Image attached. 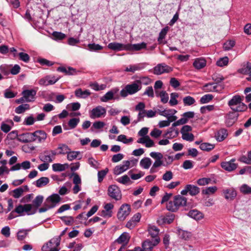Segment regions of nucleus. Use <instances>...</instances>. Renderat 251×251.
Returning <instances> with one entry per match:
<instances>
[{"mask_svg": "<svg viewBox=\"0 0 251 251\" xmlns=\"http://www.w3.org/2000/svg\"><path fill=\"white\" fill-rule=\"evenodd\" d=\"M171 99L169 103L171 106H175L178 104L176 98L178 97V95L176 93H172L170 95Z\"/></svg>", "mask_w": 251, "mask_h": 251, "instance_id": "nucleus-47", "label": "nucleus"}, {"mask_svg": "<svg viewBox=\"0 0 251 251\" xmlns=\"http://www.w3.org/2000/svg\"><path fill=\"white\" fill-rule=\"evenodd\" d=\"M49 34L48 35L49 37L57 41L63 40L66 37L65 34L62 32H49Z\"/></svg>", "mask_w": 251, "mask_h": 251, "instance_id": "nucleus-33", "label": "nucleus"}, {"mask_svg": "<svg viewBox=\"0 0 251 251\" xmlns=\"http://www.w3.org/2000/svg\"><path fill=\"white\" fill-rule=\"evenodd\" d=\"M143 95H147L150 98L154 97V92L152 86H148L146 88Z\"/></svg>", "mask_w": 251, "mask_h": 251, "instance_id": "nucleus-61", "label": "nucleus"}, {"mask_svg": "<svg viewBox=\"0 0 251 251\" xmlns=\"http://www.w3.org/2000/svg\"><path fill=\"white\" fill-rule=\"evenodd\" d=\"M114 205L111 203H108L104 205V208L105 210L102 211L104 217H111L112 216V212L111 210L113 208Z\"/></svg>", "mask_w": 251, "mask_h": 251, "instance_id": "nucleus-31", "label": "nucleus"}, {"mask_svg": "<svg viewBox=\"0 0 251 251\" xmlns=\"http://www.w3.org/2000/svg\"><path fill=\"white\" fill-rule=\"evenodd\" d=\"M29 231V229H23L19 230L17 233L18 239L20 241L24 240L27 235L28 232Z\"/></svg>", "mask_w": 251, "mask_h": 251, "instance_id": "nucleus-48", "label": "nucleus"}, {"mask_svg": "<svg viewBox=\"0 0 251 251\" xmlns=\"http://www.w3.org/2000/svg\"><path fill=\"white\" fill-rule=\"evenodd\" d=\"M228 63V58L226 56L220 58L216 62L217 66L223 67L226 66Z\"/></svg>", "mask_w": 251, "mask_h": 251, "instance_id": "nucleus-54", "label": "nucleus"}, {"mask_svg": "<svg viewBox=\"0 0 251 251\" xmlns=\"http://www.w3.org/2000/svg\"><path fill=\"white\" fill-rule=\"evenodd\" d=\"M44 197L41 195H38L33 201V206L35 208L36 211L37 209L41 205L43 202Z\"/></svg>", "mask_w": 251, "mask_h": 251, "instance_id": "nucleus-37", "label": "nucleus"}, {"mask_svg": "<svg viewBox=\"0 0 251 251\" xmlns=\"http://www.w3.org/2000/svg\"><path fill=\"white\" fill-rule=\"evenodd\" d=\"M90 86L92 89L95 91H100L104 90L106 88L105 84L99 85L97 82L92 83L90 84Z\"/></svg>", "mask_w": 251, "mask_h": 251, "instance_id": "nucleus-46", "label": "nucleus"}, {"mask_svg": "<svg viewBox=\"0 0 251 251\" xmlns=\"http://www.w3.org/2000/svg\"><path fill=\"white\" fill-rule=\"evenodd\" d=\"M106 110L101 106H98L93 108L90 112V117L92 119L99 118L105 116Z\"/></svg>", "mask_w": 251, "mask_h": 251, "instance_id": "nucleus-13", "label": "nucleus"}, {"mask_svg": "<svg viewBox=\"0 0 251 251\" xmlns=\"http://www.w3.org/2000/svg\"><path fill=\"white\" fill-rule=\"evenodd\" d=\"M88 48L90 51H95L102 50L103 47L99 44H96L95 43H93L89 44L88 45Z\"/></svg>", "mask_w": 251, "mask_h": 251, "instance_id": "nucleus-52", "label": "nucleus"}, {"mask_svg": "<svg viewBox=\"0 0 251 251\" xmlns=\"http://www.w3.org/2000/svg\"><path fill=\"white\" fill-rule=\"evenodd\" d=\"M213 98V96L211 94H206L203 96L200 99V102L201 104H204L209 102Z\"/></svg>", "mask_w": 251, "mask_h": 251, "instance_id": "nucleus-50", "label": "nucleus"}, {"mask_svg": "<svg viewBox=\"0 0 251 251\" xmlns=\"http://www.w3.org/2000/svg\"><path fill=\"white\" fill-rule=\"evenodd\" d=\"M57 152L55 151L46 150L44 151L40 155L39 157L42 161L44 162L50 163L53 161L55 158V156Z\"/></svg>", "mask_w": 251, "mask_h": 251, "instance_id": "nucleus-9", "label": "nucleus"}, {"mask_svg": "<svg viewBox=\"0 0 251 251\" xmlns=\"http://www.w3.org/2000/svg\"><path fill=\"white\" fill-rule=\"evenodd\" d=\"M206 60L201 58H196L194 61L193 66L198 70L201 69L206 66Z\"/></svg>", "mask_w": 251, "mask_h": 251, "instance_id": "nucleus-29", "label": "nucleus"}, {"mask_svg": "<svg viewBox=\"0 0 251 251\" xmlns=\"http://www.w3.org/2000/svg\"><path fill=\"white\" fill-rule=\"evenodd\" d=\"M69 164L65 163L62 164L60 163H54L52 165V169L54 172H62L65 171L69 168Z\"/></svg>", "mask_w": 251, "mask_h": 251, "instance_id": "nucleus-32", "label": "nucleus"}, {"mask_svg": "<svg viewBox=\"0 0 251 251\" xmlns=\"http://www.w3.org/2000/svg\"><path fill=\"white\" fill-rule=\"evenodd\" d=\"M215 147V145L208 143H201L200 146L201 150L209 151L212 150Z\"/></svg>", "mask_w": 251, "mask_h": 251, "instance_id": "nucleus-40", "label": "nucleus"}, {"mask_svg": "<svg viewBox=\"0 0 251 251\" xmlns=\"http://www.w3.org/2000/svg\"><path fill=\"white\" fill-rule=\"evenodd\" d=\"M117 141L122 142L124 144H128L133 141V138H129V139H127L125 135L121 134L118 136Z\"/></svg>", "mask_w": 251, "mask_h": 251, "instance_id": "nucleus-51", "label": "nucleus"}, {"mask_svg": "<svg viewBox=\"0 0 251 251\" xmlns=\"http://www.w3.org/2000/svg\"><path fill=\"white\" fill-rule=\"evenodd\" d=\"M223 193L225 198L229 201L233 200L237 196L236 191L233 188L223 189Z\"/></svg>", "mask_w": 251, "mask_h": 251, "instance_id": "nucleus-20", "label": "nucleus"}, {"mask_svg": "<svg viewBox=\"0 0 251 251\" xmlns=\"http://www.w3.org/2000/svg\"><path fill=\"white\" fill-rule=\"evenodd\" d=\"M227 130L225 128H221L215 133V137L217 141L222 142L227 137Z\"/></svg>", "mask_w": 251, "mask_h": 251, "instance_id": "nucleus-23", "label": "nucleus"}, {"mask_svg": "<svg viewBox=\"0 0 251 251\" xmlns=\"http://www.w3.org/2000/svg\"><path fill=\"white\" fill-rule=\"evenodd\" d=\"M29 108V105L28 104H24L19 105L15 109V112L18 114L24 113L26 110Z\"/></svg>", "mask_w": 251, "mask_h": 251, "instance_id": "nucleus-45", "label": "nucleus"}, {"mask_svg": "<svg viewBox=\"0 0 251 251\" xmlns=\"http://www.w3.org/2000/svg\"><path fill=\"white\" fill-rule=\"evenodd\" d=\"M80 122V119L78 118H73L71 119L68 123V125L70 129H74L77 126L78 124Z\"/></svg>", "mask_w": 251, "mask_h": 251, "instance_id": "nucleus-42", "label": "nucleus"}, {"mask_svg": "<svg viewBox=\"0 0 251 251\" xmlns=\"http://www.w3.org/2000/svg\"><path fill=\"white\" fill-rule=\"evenodd\" d=\"M150 155L155 160H160L163 158V155L161 152H151Z\"/></svg>", "mask_w": 251, "mask_h": 251, "instance_id": "nucleus-60", "label": "nucleus"}, {"mask_svg": "<svg viewBox=\"0 0 251 251\" xmlns=\"http://www.w3.org/2000/svg\"><path fill=\"white\" fill-rule=\"evenodd\" d=\"M188 215L197 221L200 220L203 218V214L201 212L196 209L190 210L188 212Z\"/></svg>", "mask_w": 251, "mask_h": 251, "instance_id": "nucleus-27", "label": "nucleus"}, {"mask_svg": "<svg viewBox=\"0 0 251 251\" xmlns=\"http://www.w3.org/2000/svg\"><path fill=\"white\" fill-rule=\"evenodd\" d=\"M155 93L157 97H160L161 98V101L163 103H166L168 101L169 96L166 91H162L158 94V91H156Z\"/></svg>", "mask_w": 251, "mask_h": 251, "instance_id": "nucleus-38", "label": "nucleus"}, {"mask_svg": "<svg viewBox=\"0 0 251 251\" xmlns=\"http://www.w3.org/2000/svg\"><path fill=\"white\" fill-rule=\"evenodd\" d=\"M240 190L244 194H251V187L245 184L241 186Z\"/></svg>", "mask_w": 251, "mask_h": 251, "instance_id": "nucleus-58", "label": "nucleus"}, {"mask_svg": "<svg viewBox=\"0 0 251 251\" xmlns=\"http://www.w3.org/2000/svg\"><path fill=\"white\" fill-rule=\"evenodd\" d=\"M173 71V68L165 63L157 65L153 69V74L160 75L164 73H169Z\"/></svg>", "mask_w": 251, "mask_h": 251, "instance_id": "nucleus-10", "label": "nucleus"}, {"mask_svg": "<svg viewBox=\"0 0 251 251\" xmlns=\"http://www.w3.org/2000/svg\"><path fill=\"white\" fill-rule=\"evenodd\" d=\"M131 211L129 204L125 203L122 204L120 207L117 213V218L121 221H124L129 215Z\"/></svg>", "mask_w": 251, "mask_h": 251, "instance_id": "nucleus-8", "label": "nucleus"}, {"mask_svg": "<svg viewBox=\"0 0 251 251\" xmlns=\"http://www.w3.org/2000/svg\"><path fill=\"white\" fill-rule=\"evenodd\" d=\"M50 201L53 203V204H55V206L56 204L58 203L60 201V197L58 194H53L50 196L49 197Z\"/></svg>", "mask_w": 251, "mask_h": 251, "instance_id": "nucleus-55", "label": "nucleus"}, {"mask_svg": "<svg viewBox=\"0 0 251 251\" xmlns=\"http://www.w3.org/2000/svg\"><path fill=\"white\" fill-rule=\"evenodd\" d=\"M60 77L53 75H48L39 80V84L42 86H48L55 84Z\"/></svg>", "mask_w": 251, "mask_h": 251, "instance_id": "nucleus-11", "label": "nucleus"}, {"mask_svg": "<svg viewBox=\"0 0 251 251\" xmlns=\"http://www.w3.org/2000/svg\"><path fill=\"white\" fill-rule=\"evenodd\" d=\"M188 193L191 196H196L200 193V188L194 185L187 184L185 186V188L181 191V194L186 195Z\"/></svg>", "mask_w": 251, "mask_h": 251, "instance_id": "nucleus-14", "label": "nucleus"}, {"mask_svg": "<svg viewBox=\"0 0 251 251\" xmlns=\"http://www.w3.org/2000/svg\"><path fill=\"white\" fill-rule=\"evenodd\" d=\"M126 50L129 51H138L142 49H145L146 48V44L142 42L141 43L139 44H126Z\"/></svg>", "mask_w": 251, "mask_h": 251, "instance_id": "nucleus-21", "label": "nucleus"}, {"mask_svg": "<svg viewBox=\"0 0 251 251\" xmlns=\"http://www.w3.org/2000/svg\"><path fill=\"white\" fill-rule=\"evenodd\" d=\"M239 72L243 74H251V63L248 62L246 66L240 69Z\"/></svg>", "mask_w": 251, "mask_h": 251, "instance_id": "nucleus-44", "label": "nucleus"}, {"mask_svg": "<svg viewBox=\"0 0 251 251\" xmlns=\"http://www.w3.org/2000/svg\"><path fill=\"white\" fill-rule=\"evenodd\" d=\"M235 45V41L233 40H229L223 44L224 50H230Z\"/></svg>", "mask_w": 251, "mask_h": 251, "instance_id": "nucleus-39", "label": "nucleus"}, {"mask_svg": "<svg viewBox=\"0 0 251 251\" xmlns=\"http://www.w3.org/2000/svg\"><path fill=\"white\" fill-rule=\"evenodd\" d=\"M195 100L193 97L188 96L183 99L184 105H191L195 102Z\"/></svg>", "mask_w": 251, "mask_h": 251, "instance_id": "nucleus-49", "label": "nucleus"}, {"mask_svg": "<svg viewBox=\"0 0 251 251\" xmlns=\"http://www.w3.org/2000/svg\"><path fill=\"white\" fill-rule=\"evenodd\" d=\"M118 91L119 89L118 88H114L111 90L100 98V100L102 102H107L113 99H118L119 98L114 97V95Z\"/></svg>", "mask_w": 251, "mask_h": 251, "instance_id": "nucleus-19", "label": "nucleus"}, {"mask_svg": "<svg viewBox=\"0 0 251 251\" xmlns=\"http://www.w3.org/2000/svg\"><path fill=\"white\" fill-rule=\"evenodd\" d=\"M108 195L115 201H119L122 199V193L120 188L115 185L109 186L107 190Z\"/></svg>", "mask_w": 251, "mask_h": 251, "instance_id": "nucleus-6", "label": "nucleus"}, {"mask_svg": "<svg viewBox=\"0 0 251 251\" xmlns=\"http://www.w3.org/2000/svg\"><path fill=\"white\" fill-rule=\"evenodd\" d=\"M28 189L27 185L23 187H20L13 190V197L15 198H19L23 194L25 190L27 191Z\"/></svg>", "mask_w": 251, "mask_h": 251, "instance_id": "nucleus-28", "label": "nucleus"}, {"mask_svg": "<svg viewBox=\"0 0 251 251\" xmlns=\"http://www.w3.org/2000/svg\"><path fill=\"white\" fill-rule=\"evenodd\" d=\"M33 142L41 143L44 142L47 137L46 132L42 130H38L32 132Z\"/></svg>", "mask_w": 251, "mask_h": 251, "instance_id": "nucleus-12", "label": "nucleus"}, {"mask_svg": "<svg viewBox=\"0 0 251 251\" xmlns=\"http://www.w3.org/2000/svg\"><path fill=\"white\" fill-rule=\"evenodd\" d=\"M160 238L156 239H147L142 243V249L140 247H135L134 249L128 251H151L153 248L156 246L160 242Z\"/></svg>", "mask_w": 251, "mask_h": 251, "instance_id": "nucleus-5", "label": "nucleus"}, {"mask_svg": "<svg viewBox=\"0 0 251 251\" xmlns=\"http://www.w3.org/2000/svg\"><path fill=\"white\" fill-rule=\"evenodd\" d=\"M22 95L26 102H31L35 100L36 91L34 89L25 90L22 92Z\"/></svg>", "mask_w": 251, "mask_h": 251, "instance_id": "nucleus-17", "label": "nucleus"}, {"mask_svg": "<svg viewBox=\"0 0 251 251\" xmlns=\"http://www.w3.org/2000/svg\"><path fill=\"white\" fill-rule=\"evenodd\" d=\"M18 55L19 59L25 62H28L30 59L29 55L26 53L20 52Z\"/></svg>", "mask_w": 251, "mask_h": 251, "instance_id": "nucleus-64", "label": "nucleus"}, {"mask_svg": "<svg viewBox=\"0 0 251 251\" xmlns=\"http://www.w3.org/2000/svg\"><path fill=\"white\" fill-rule=\"evenodd\" d=\"M152 163L151 160L149 157L142 159L140 162V165L145 169H148Z\"/></svg>", "mask_w": 251, "mask_h": 251, "instance_id": "nucleus-35", "label": "nucleus"}, {"mask_svg": "<svg viewBox=\"0 0 251 251\" xmlns=\"http://www.w3.org/2000/svg\"><path fill=\"white\" fill-rule=\"evenodd\" d=\"M175 219V215L172 213H169L165 215H161L159 217L157 222L160 224L172 223Z\"/></svg>", "mask_w": 251, "mask_h": 251, "instance_id": "nucleus-18", "label": "nucleus"}, {"mask_svg": "<svg viewBox=\"0 0 251 251\" xmlns=\"http://www.w3.org/2000/svg\"><path fill=\"white\" fill-rule=\"evenodd\" d=\"M211 181L209 178H201L197 180V183L200 186H204L209 184Z\"/></svg>", "mask_w": 251, "mask_h": 251, "instance_id": "nucleus-63", "label": "nucleus"}, {"mask_svg": "<svg viewBox=\"0 0 251 251\" xmlns=\"http://www.w3.org/2000/svg\"><path fill=\"white\" fill-rule=\"evenodd\" d=\"M243 96L236 95L228 101L227 104L234 112H244L247 110L248 107L243 102Z\"/></svg>", "mask_w": 251, "mask_h": 251, "instance_id": "nucleus-2", "label": "nucleus"}, {"mask_svg": "<svg viewBox=\"0 0 251 251\" xmlns=\"http://www.w3.org/2000/svg\"><path fill=\"white\" fill-rule=\"evenodd\" d=\"M108 169L106 168L104 170H101L98 172V181L99 182H101L105 176L108 173Z\"/></svg>", "mask_w": 251, "mask_h": 251, "instance_id": "nucleus-57", "label": "nucleus"}, {"mask_svg": "<svg viewBox=\"0 0 251 251\" xmlns=\"http://www.w3.org/2000/svg\"><path fill=\"white\" fill-rule=\"evenodd\" d=\"M178 235L181 239L187 240L191 236V233L182 229L178 230Z\"/></svg>", "mask_w": 251, "mask_h": 251, "instance_id": "nucleus-53", "label": "nucleus"}, {"mask_svg": "<svg viewBox=\"0 0 251 251\" xmlns=\"http://www.w3.org/2000/svg\"><path fill=\"white\" fill-rule=\"evenodd\" d=\"M75 94L77 98L85 99L90 95L91 93L88 90L82 91L81 88H79L75 91Z\"/></svg>", "mask_w": 251, "mask_h": 251, "instance_id": "nucleus-30", "label": "nucleus"}, {"mask_svg": "<svg viewBox=\"0 0 251 251\" xmlns=\"http://www.w3.org/2000/svg\"><path fill=\"white\" fill-rule=\"evenodd\" d=\"M235 159H232L229 161L223 162L221 164V167L226 171L231 172L237 167V164L235 163Z\"/></svg>", "mask_w": 251, "mask_h": 251, "instance_id": "nucleus-15", "label": "nucleus"}, {"mask_svg": "<svg viewBox=\"0 0 251 251\" xmlns=\"http://www.w3.org/2000/svg\"><path fill=\"white\" fill-rule=\"evenodd\" d=\"M126 44H123L117 42L110 43L108 45V48L115 51L126 50Z\"/></svg>", "mask_w": 251, "mask_h": 251, "instance_id": "nucleus-24", "label": "nucleus"}, {"mask_svg": "<svg viewBox=\"0 0 251 251\" xmlns=\"http://www.w3.org/2000/svg\"><path fill=\"white\" fill-rule=\"evenodd\" d=\"M18 140L23 143L33 142L32 132H26L20 134L18 136Z\"/></svg>", "mask_w": 251, "mask_h": 251, "instance_id": "nucleus-22", "label": "nucleus"}, {"mask_svg": "<svg viewBox=\"0 0 251 251\" xmlns=\"http://www.w3.org/2000/svg\"><path fill=\"white\" fill-rule=\"evenodd\" d=\"M233 114H228L227 115V118L226 120V124L228 126H231L238 119V115H234L232 118H230V116Z\"/></svg>", "mask_w": 251, "mask_h": 251, "instance_id": "nucleus-41", "label": "nucleus"}, {"mask_svg": "<svg viewBox=\"0 0 251 251\" xmlns=\"http://www.w3.org/2000/svg\"><path fill=\"white\" fill-rule=\"evenodd\" d=\"M217 85L214 83H208L203 86V89L206 92H217Z\"/></svg>", "mask_w": 251, "mask_h": 251, "instance_id": "nucleus-36", "label": "nucleus"}, {"mask_svg": "<svg viewBox=\"0 0 251 251\" xmlns=\"http://www.w3.org/2000/svg\"><path fill=\"white\" fill-rule=\"evenodd\" d=\"M79 153V151H71L70 150L67 153V159L69 161H72L77 157Z\"/></svg>", "mask_w": 251, "mask_h": 251, "instance_id": "nucleus-59", "label": "nucleus"}, {"mask_svg": "<svg viewBox=\"0 0 251 251\" xmlns=\"http://www.w3.org/2000/svg\"><path fill=\"white\" fill-rule=\"evenodd\" d=\"M16 213L22 215L25 212L27 215H32L36 213V209H32V205L30 204H25L24 205L20 204L14 209Z\"/></svg>", "mask_w": 251, "mask_h": 251, "instance_id": "nucleus-7", "label": "nucleus"}, {"mask_svg": "<svg viewBox=\"0 0 251 251\" xmlns=\"http://www.w3.org/2000/svg\"><path fill=\"white\" fill-rule=\"evenodd\" d=\"M141 87L140 81L127 84L120 91V95L123 98H126L128 95H131L135 94L141 90Z\"/></svg>", "mask_w": 251, "mask_h": 251, "instance_id": "nucleus-4", "label": "nucleus"}, {"mask_svg": "<svg viewBox=\"0 0 251 251\" xmlns=\"http://www.w3.org/2000/svg\"><path fill=\"white\" fill-rule=\"evenodd\" d=\"M130 238V236L129 233L124 232L116 240L115 242L120 244H123L125 246L128 243Z\"/></svg>", "mask_w": 251, "mask_h": 251, "instance_id": "nucleus-26", "label": "nucleus"}, {"mask_svg": "<svg viewBox=\"0 0 251 251\" xmlns=\"http://www.w3.org/2000/svg\"><path fill=\"white\" fill-rule=\"evenodd\" d=\"M57 149L60 150L59 152L57 153L59 154H67L69 151H70V149H69L68 146L65 144L59 145Z\"/></svg>", "mask_w": 251, "mask_h": 251, "instance_id": "nucleus-43", "label": "nucleus"}, {"mask_svg": "<svg viewBox=\"0 0 251 251\" xmlns=\"http://www.w3.org/2000/svg\"><path fill=\"white\" fill-rule=\"evenodd\" d=\"M187 199L181 195H176L174 197L173 200L169 201L166 204V208L172 212L176 211L180 207L186 205Z\"/></svg>", "mask_w": 251, "mask_h": 251, "instance_id": "nucleus-3", "label": "nucleus"}, {"mask_svg": "<svg viewBox=\"0 0 251 251\" xmlns=\"http://www.w3.org/2000/svg\"><path fill=\"white\" fill-rule=\"evenodd\" d=\"M217 190L216 186L209 187L203 189L202 191V193L205 195H209L214 194Z\"/></svg>", "mask_w": 251, "mask_h": 251, "instance_id": "nucleus-56", "label": "nucleus"}, {"mask_svg": "<svg viewBox=\"0 0 251 251\" xmlns=\"http://www.w3.org/2000/svg\"><path fill=\"white\" fill-rule=\"evenodd\" d=\"M195 113L193 111H188L184 113L182 116V117L179 120L176 121L172 124V127L168 129L165 135L167 136L169 138H172V137H174L177 136L178 134L177 130L175 131V134L172 136L173 131H175V129L174 127L184 125L187 123L189 120V119H192L194 117Z\"/></svg>", "mask_w": 251, "mask_h": 251, "instance_id": "nucleus-1", "label": "nucleus"}, {"mask_svg": "<svg viewBox=\"0 0 251 251\" xmlns=\"http://www.w3.org/2000/svg\"><path fill=\"white\" fill-rule=\"evenodd\" d=\"M49 178L47 177H42L39 179H37L35 182V185L38 187H42L46 186L49 183Z\"/></svg>", "mask_w": 251, "mask_h": 251, "instance_id": "nucleus-34", "label": "nucleus"}, {"mask_svg": "<svg viewBox=\"0 0 251 251\" xmlns=\"http://www.w3.org/2000/svg\"><path fill=\"white\" fill-rule=\"evenodd\" d=\"M130 162L128 160L124 161L122 165L116 166L113 170V173L115 175H119L126 171L129 167Z\"/></svg>", "mask_w": 251, "mask_h": 251, "instance_id": "nucleus-16", "label": "nucleus"}, {"mask_svg": "<svg viewBox=\"0 0 251 251\" xmlns=\"http://www.w3.org/2000/svg\"><path fill=\"white\" fill-rule=\"evenodd\" d=\"M61 219L67 225H71L74 223V218L72 216H63L61 217Z\"/></svg>", "mask_w": 251, "mask_h": 251, "instance_id": "nucleus-62", "label": "nucleus"}, {"mask_svg": "<svg viewBox=\"0 0 251 251\" xmlns=\"http://www.w3.org/2000/svg\"><path fill=\"white\" fill-rule=\"evenodd\" d=\"M148 231L149 235L152 238V239L159 238L158 237L159 229L156 226L149 225Z\"/></svg>", "mask_w": 251, "mask_h": 251, "instance_id": "nucleus-25", "label": "nucleus"}]
</instances>
